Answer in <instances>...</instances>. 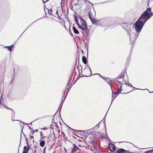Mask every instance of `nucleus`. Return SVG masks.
Wrapping results in <instances>:
<instances>
[{
    "instance_id": "1",
    "label": "nucleus",
    "mask_w": 153,
    "mask_h": 153,
    "mask_svg": "<svg viewBox=\"0 0 153 153\" xmlns=\"http://www.w3.org/2000/svg\"><path fill=\"white\" fill-rule=\"evenodd\" d=\"M126 31L129 33L131 40L134 41L137 37L138 34L135 33L136 31L134 28V26L131 24H128Z\"/></svg>"
},
{
    "instance_id": "2",
    "label": "nucleus",
    "mask_w": 153,
    "mask_h": 153,
    "mask_svg": "<svg viewBox=\"0 0 153 153\" xmlns=\"http://www.w3.org/2000/svg\"><path fill=\"white\" fill-rule=\"evenodd\" d=\"M144 19L143 18L140 16L135 24V30H136V31L137 33H139L140 32L146 22L144 21L145 19Z\"/></svg>"
},
{
    "instance_id": "3",
    "label": "nucleus",
    "mask_w": 153,
    "mask_h": 153,
    "mask_svg": "<svg viewBox=\"0 0 153 153\" xmlns=\"http://www.w3.org/2000/svg\"><path fill=\"white\" fill-rule=\"evenodd\" d=\"M153 13L151 11V9L149 8L147 10H146L141 16L145 19L144 22H146L152 15Z\"/></svg>"
},
{
    "instance_id": "4",
    "label": "nucleus",
    "mask_w": 153,
    "mask_h": 153,
    "mask_svg": "<svg viewBox=\"0 0 153 153\" xmlns=\"http://www.w3.org/2000/svg\"><path fill=\"white\" fill-rule=\"evenodd\" d=\"M80 21L81 24L80 26L79 27L83 31L87 28L86 23L81 17H80Z\"/></svg>"
},
{
    "instance_id": "5",
    "label": "nucleus",
    "mask_w": 153,
    "mask_h": 153,
    "mask_svg": "<svg viewBox=\"0 0 153 153\" xmlns=\"http://www.w3.org/2000/svg\"><path fill=\"white\" fill-rule=\"evenodd\" d=\"M109 148L111 152H113L115 150V147L112 143H110L109 144Z\"/></svg>"
},
{
    "instance_id": "6",
    "label": "nucleus",
    "mask_w": 153,
    "mask_h": 153,
    "mask_svg": "<svg viewBox=\"0 0 153 153\" xmlns=\"http://www.w3.org/2000/svg\"><path fill=\"white\" fill-rule=\"evenodd\" d=\"M30 147H28V146H25L24 147L23 153H27L29 150Z\"/></svg>"
},
{
    "instance_id": "7",
    "label": "nucleus",
    "mask_w": 153,
    "mask_h": 153,
    "mask_svg": "<svg viewBox=\"0 0 153 153\" xmlns=\"http://www.w3.org/2000/svg\"><path fill=\"white\" fill-rule=\"evenodd\" d=\"M128 24L127 23H125L122 24H121V26L123 28L125 29L126 30L127 29V27H128Z\"/></svg>"
},
{
    "instance_id": "8",
    "label": "nucleus",
    "mask_w": 153,
    "mask_h": 153,
    "mask_svg": "<svg viewBox=\"0 0 153 153\" xmlns=\"http://www.w3.org/2000/svg\"><path fill=\"white\" fill-rule=\"evenodd\" d=\"M45 144V141L44 140H40L39 145H40V146L42 147H44V146Z\"/></svg>"
},
{
    "instance_id": "9",
    "label": "nucleus",
    "mask_w": 153,
    "mask_h": 153,
    "mask_svg": "<svg viewBox=\"0 0 153 153\" xmlns=\"http://www.w3.org/2000/svg\"><path fill=\"white\" fill-rule=\"evenodd\" d=\"M126 151L122 149H120L117 150V153H124L126 152Z\"/></svg>"
},
{
    "instance_id": "10",
    "label": "nucleus",
    "mask_w": 153,
    "mask_h": 153,
    "mask_svg": "<svg viewBox=\"0 0 153 153\" xmlns=\"http://www.w3.org/2000/svg\"><path fill=\"white\" fill-rule=\"evenodd\" d=\"M86 69H87L88 70V71L89 70H90V72H91V69L90 67L89 66V65H87L85 66V69H84L83 70V72H84V71H85V70Z\"/></svg>"
},
{
    "instance_id": "11",
    "label": "nucleus",
    "mask_w": 153,
    "mask_h": 153,
    "mask_svg": "<svg viewBox=\"0 0 153 153\" xmlns=\"http://www.w3.org/2000/svg\"><path fill=\"white\" fill-rule=\"evenodd\" d=\"M73 29L74 32L76 34L79 33V31L76 29V28L75 27H73Z\"/></svg>"
},
{
    "instance_id": "12",
    "label": "nucleus",
    "mask_w": 153,
    "mask_h": 153,
    "mask_svg": "<svg viewBox=\"0 0 153 153\" xmlns=\"http://www.w3.org/2000/svg\"><path fill=\"white\" fill-rule=\"evenodd\" d=\"M121 87H122V85L120 86V88L118 89L117 90V91L115 92V94H117L119 92H121L122 91V89L121 88Z\"/></svg>"
},
{
    "instance_id": "13",
    "label": "nucleus",
    "mask_w": 153,
    "mask_h": 153,
    "mask_svg": "<svg viewBox=\"0 0 153 153\" xmlns=\"http://www.w3.org/2000/svg\"><path fill=\"white\" fill-rule=\"evenodd\" d=\"M100 22L102 23L101 25L102 26H105V25H106V24H107V22L106 21H102L101 20L100 21Z\"/></svg>"
},
{
    "instance_id": "14",
    "label": "nucleus",
    "mask_w": 153,
    "mask_h": 153,
    "mask_svg": "<svg viewBox=\"0 0 153 153\" xmlns=\"http://www.w3.org/2000/svg\"><path fill=\"white\" fill-rule=\"evenodd\" d=\"M82 60L83 62L86 64L87 63V61L85 57L84 56H83L82 57Z\"/></svg>"
},
{
    "instance_id": "15",
    "label": "nucleus",
    "mask_w": 153,
    "mask_h": 153,
    "mask_svg": "<svg viewBox=\"0 0 153 153\" xmlns=\"http://www.w3.org/2000/svg\"><path fill=\"white\" fill-rule=\"evenodd\" d=\"M75 21H76V23H77V24L78 26L79 27H80V25L79 24V23L78 22V20L77 19V18H76V17H75Z\"/></svg>"
},
{
    "instance_id": "16",
    "label": "nucleus",
    "mask_w": 153,
    "mask_h": 153,
    "mask_svg": "<svg viewBox=\"0 0 153 153\" xmlns=\"http://www.w3.org/2000/svg\"><path fill=\"white\" fill-rule=\"evenodd\" d=\"M124 83V82L123 81L122 82L120 80V82L119 81H117V82H116V83L117 84H123V83Z\"/></svg>"
},
{
    "instance_id": "17",
    "label": "nucleus",
    "mask_w": 153,
    "mask_h": 153,
    "mask_svg": "<svg viewBox=\"0 0 153 153\" xmlns=\"http://www.w3.org/2000/svg\"><path fill=\"white\" fill-rule=\"evenodd\" d=\"M51 135H49L48 137V141H50L51 140Z\"/></svg>"
},
{
    "instance_id": "18",
    "label": "nucleus",
    "mask_w": 153,
    "mask_h": 153,
    "mask_svg": "<svg viewBox=\"0 0 153 153\" xmlns=\"http://www.w3.org/2000/svg\"><path fill=\"white\" fill-rule=\"evenodd\" d=\"M38 131V129H36L32 131H31V132L32 133V134H33L35 132H37Z\"/></svg>"
},
{
    "instance_id": "19",
    "label": "nucleus",
    "mask_w": 153,
    "mask_h": 153,
    "mask_svg": "<svg viewBox=\"0 0 153 153\" xmlns=\"http://www.w3.org/2000/svg\"><path fill=\"white\" fill-rule=\"evenodd\" d=\"M2 100V95L0 98V104H2L1 100Z\"/></svg>"
},
{
    "instance_id": "20",
    "label": "nucleus",
    "mask_w": 153,
    "mask_h": 153,
    "mask_svg": "<svg viewBox=\"0 0 153 153\" xmlns=\"http://www.w3.org/2000/svg\"><path fill=\"white\" fill-rule=\"evenodd\" d=\"M48 13L50 14H51L52 13V11L51 9H50L48 11Z\"/></svg>"
},
{
    "instance_id": "21",
    "label": "nucleus",
    "mask_w": 153,
    "mask_h": 153,
    "mask_svg": "<svg viewBox=\"0 0 153 153\" xmlns=\"http://www.w3.org/2000/svg\"><path fill=\"white\" fill-rule=\"evenodd\" d=\"M40 136H41V138L43 137V134H42V131H41L40 132Z\"/></svg>"
},
{
    "instance_id": "22",
    "label": "nucleus",
    "mask_w": 153,
    "mask_h": 153,
    "mask_svg": "<svg viewBox=\"0 0 153 153\" xmlns=\"http://www.w3.org/2000/svg\"><path fill=\"white\" fill-rule=\"evenodd\" d=\"M89 18L90 19H91V21L93 23V24H94V21L93 20H92V19H91V17H90V16H89Z\"/></svg>"
},
{
    "instance_id": "23",
    "label": "nucleus",
    "mask_w": 153,
    "mask_h": 153,
    "mask_svg": "<svg viewBox=\"0 0 153 153\" xmlns=\"http://www.w3.org/2000/svg\"><path fill=\"white\" fill-rule=\"evenodd\" d=\"M128 85L130 87H133L132 85L130 83H129Z\"/></svg>"
},
{
    "instance_id": "24",
    "label": "nucleus",
    "mask_w": 153,
    "mask_h": 153,
    "mask_svg": "<svg viewBox=\"0 0 153 153\" xmlns=\"http://www.w3.org/2000/svg\"><path fill=\"white\" fill-rule=\"evenodd\" d=\"M82 1L83 3H85V2H87L86 1H88L86 0H82Z\"/></svg>"
},
{
    "instance_id": "25",
    "label": "nucleus",
    "mask_w": 153,
    "mask_h": 153,
    "mask_svg": "<svg viewBox=\"0 0 153 153\" xmlns=\"http://www.w3.org/2000/svg\"><path fill=\"white\" fill-rule=\"evenodd\" d=\"M26 141L27 145V146H28V145H29V143H28V142L26 138Z\"/></svg>"
},
{
    "instance_id": "26",
    "label": "nucleus",
    "mask_w": 153,
    "mask_h": 153,
    "mask_svg": "<svg viewBox=\"0 0 153 153\" xmlns=\"http://www.w3.org/2000/svg\"><path fill=\"white\" fill-rule=\"evenodd\" d=\"M106 81L107 82H109V81H110V80H109V79H108V78H106Z\"/></svg>"
},
{
    "instance_id": "27",
    "label": "nucleus",
    "mask_w": 153,
    "mask_h": 153,
    "mask_svg": "<svg viewBox=\"0 0 153 153\" xmlns=\"http://www.w3.org/2000/svg\"><path fill=\"white\" fill-rule=\"evenodd\" d=\"M45 149H46V148L45 147L44 149V150H43V153H45Z\"/></svg>"
},
{
    "instance_id": "28",
    "label": "nucleus",
    "mask_w": 153,
    "mask_h": 153,
    "mask_svg": "<svg viewBox=\"0 0 153 153\" xmlns=\"http://www.w3.org/2000/svg\"><path fill=\"white\" fill-rule=\"evenodd\" d=\"M63 102H64V101L63 102H62V101L61 102V103L60 104V105L61 106H62V105L63 104Z\"/></svg>"
},
{
    "instance_id": "29",
    "label": "nucleus",
    "mask_w": 153,
    "mask_h": 153,
    "mask_svg": "<svg viewBox=\"0 0 153 153\" xmlns=\"http://www.w3.org/2000/svg\"><path fill=\"white\" fill-rule=\"evenodd\" d=\"M63 102H64V101L63 102H62V101L61 102V103L60 104V105L61 106H62V105L63 104Z\"/></svg>"
},
{
    "instance_id": "30",
    "label": "nucleus",
    "mask_w": 153,
    "mask_h": 153,
    "mask_svg": "<svg viewBox=\"0 0 153 153\" xmlns=\"http://www.w3.org/2000/svg\"><path fill=\"white\" fill-rule=\"evenodd\" d=\"M5 48H8V50H9V49L10 48V47L9 46H6Z\"/></svg>"
},
{
    "instance_id": "31",
    "label": "nucleus",
    "mask_w": 153,
    "mask_h": 153,
    "mask_svg": "<svg viewBox=\"0 0 153 153\" xmlns=\"http://www.w3.org/2000/svg\"><path fill=\"white\" fill-rule=\"evenodd\" d=\"M3 106L4 107H5V108H7V107H6V105L5 104H3Z\"/></svg>"
},
{
    "instance_id": "32",
    "label": "nucleus",
    "mask_w": 153,
    "mask_h": 153,
    "mask_svg": "<svg viewBox=\"0 0 153 153\" xmlns=\"http://www.w3.org/2000/svg\"><path fill=\"white\" fill-rule=\"evenodd\" d=\"M9 50L10 51H11L12 50V49L11 48H10L9 49Z\"/></svg>"
},
{
    "instance_id": "33",
    "label": "nucleus",
    "mask_w": 153,
    "mask_h": 153,
    "mask_svg": "<svg viewBox=\"0 0 153 153\" xmlns=\"http://www.w3.org/2000/svg\"><path fill=\"white\" fill-rule=\"evenodd\" d=\"M13 45H11L10 46V47H11V48H12L13 47Z\"/></svg>"
},
{
    "instance_id": "34",
    "label": "nucleus",
    "mask_w": 153,
    "mask_h": 153,
    "mask_svg": "<svg viewBox=\"0 0 153 153\" xmlns=\"http://www.w3.org/2000/svg\"><path fill=\"white\" fill-rule=\"evenodd\" d=\"M123 77H122V78H120V79H123Z\"/></svg>"
},
{
    "instance_id": "35",
    "label": "nucleus",
    "mask_w": 153,
    "mask_h": 153,
    "mask_svg": "<svg viewBox=\"0 0 153 153\" xmlns=\"http://www.w3.org/2000/svg\"><path fill=\"white\" fill-rule=\"evenodd\" d=\"M29 128H30V130H31V127H30V126H29Z\"/></svg>"
},
{
    "instance_id": "36",
    "label": "nucleus",
    "mask_w": 153,
    "mask_h": 153,
    "mask_svg": "<svg viewBox=\"0 0 153 153\" xmlns=\"http://www.w3.org/2000/svg\"><path fill=\"white\" fill-rule=\"evenodd\" d=\"M114 98H114V99H113V100H112H112L111 102H112L113 100H114Z\"/></svg>"
},
{
    "instance_id": "37",
    "label": "nucleus",
    "mask_w": 153,
    "mask_h": 153,
    "mask_svg": "<svg viewBox=\"0 0 153 153\" xmlns=\"http://www.w3.org/2000/svg\"><path fill=\"white\" fill-rule=\"evenodd\" d=\"M45 128H44L43 129L44 130H45Z\"/></svg>"
},
{
    "instance_id": "38",
    "label": "nucleus",
    "mask_w": 153,
    "mask_h": 153,
    "mask_svg": "<svg viewBox=\"0 0 153 153\" xmlns=\"http://www.w3.org/2000/svg\"><path fill=\"white\" fill-rule=\"evenodd\" d=\"M103 137H104V136H101V138H103Z\"/></svg>"
},
{
    "instance_id": "39",
    "label": "nucleus",
    "mask_w": 153,
    "mask_h": 153,
    "mask_svg": "<svg viewBox=\"0 0 153 153\" xmlns=\"http://www.w3.org/2000/svg\"><path fill=\"white\" fill-rule=\"evenodd\" d=\"M65 97H64V100H65Z\"/></svg>"
},
{
    "instance_id": "40",
    "label": "nucleus",
    "mask_w": 153,
    "mask_h": 153,
    "mask_svg": "<svg viewBox=\"0 0 153 153\" xmlns=\"http://www.w3.org/2000/svg\"><path fill=\"white\" fill-rule=\"evenodd\" d=\"M99 75L101 77H102V76H101V75H100V74H99Z\"/></svg>"
},
{
    "instance_id": "41",
    "label": "nucleus",
    "mask_w": 153,
    "mask_h": 153,
    "mask_svg": "<svg viewBox=\"0 0 153 153\" xmlns=\"http://www.w3.org/2000/svg\"><path fill=\"white\" fill-rule=\"evenodd\" d=\"M12 121H15V120H13V119H12Z\"/></svg>"
},
{
    "instance_id": "42",
    "label": "nucleus",
    "mask_w": 153,
    "mask_h": 153,
    "mask_svg": "<svg viewBox=\"0 0 153 153\" xmlns=\"http://www.w3.org/2000/svg\"><path fill=\"white\" fill-rule=\"evenodd\" d=\"M102 78L103 79H104V78H103V77H102Z\"/></svg>"
},
{
    "instance_id": "43",
    "label": "nucleus",
    "mask_w": 153,
    "mask_h": 153,
    "mask_svg": "<svg viewBox=\"0 0 153 153\" xmlns=\"http://www.w3.org/2000/svg\"><path fill=\"white\" fill-rule=\"evenodd\" d=\"M102 78L103 79H104V78H103V77H102Z\"/></svg>"
},
{
    "instance_id": "44",
    "label": "nucleus",
    "mask_w": 153,
    "mask_h": 153,
    "mask_svg": "<svg viewBox=\"0 0 153 153\" xmlns=\"http://www.w3.org/2000/svg\"><path fill=\"white\" fill-rule=\"evenodd\" d=\"M102 78L103 79H104V78H103V77H102Z\"/></svg>"
},
{
    "instance_id": "45",
    "label": "nucleus",
    "mask_w": 153,
    "mask_h": 153,
    "mask_svg": "<svg viewBox=\"0 0 153 153\" xmlns=\"http://www.w3.org/2000/svg\"><path fill=\"white\" fill-rule=\"evenodd\" d=\"M151 93H153V91H152V92H151Z\"/></svg>"
},
{
    "instance_id": "46",
    "label": "nucleus",
    "mask_w": 153,
    "mask_h": 153,
    "mask_svg": "<svg viewBox=\"0 0 153 153\" xmlns=\"http://www.w3.org/2000/svg\"><path fill=\"white\" fill-rule=\"evenodd\" d=\"M150 1V0H149V1Z\"/></svg>"
}]
</instances>
